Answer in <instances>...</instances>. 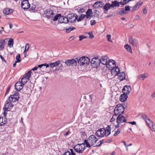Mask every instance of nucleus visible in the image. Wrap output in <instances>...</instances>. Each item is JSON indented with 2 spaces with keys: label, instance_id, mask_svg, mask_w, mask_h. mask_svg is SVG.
Instances as JSON below:
<instances>
[{
  "label": "nucleus",
  "instance_id": "nucleus-1",
  "mask_svg": "<svg viewBox=\"0 0 155 155\" xmlns=\"http://www.w3.org/2000/svg\"><path fill=\"white\" fill-rule=\"evenodd\" d=\"M124 107L122 105L119 104L116 105L114 112V114L118 115L124 113Z\"/></svg>",
  "mask_w": 155,
  "mask_h": 155
},
{
  "label": "nucleus",
  "instance_id": "nucleus-2",
  "mask_svg": "<svg viewBox=\"0 0 155 155\" xmlns=\"http://www.w3.org/2000/svg\"><path fill=\"white\" fill-rule=\"evenodd\" d=\"M90 59L87 57L83 56L81 57L78 60V63L80 65H83L85 64H89Z\"/></svg>",
  "mask_w": 155,
  "mask_h": 155
},
{
  "label": "nucleus",
  "instance_id": "nucleus-3",
  "mask_svg": "<svg viewBox=\"0 0 155 155\" xmlns=\"http://www.w3.org/2000/svg\"><path fill=\"white\" fill-rule=\"evenodd\" d=\"M68 22L73 23L75 22L78 18L77 15L74 13L69 14L68 16Z\"/></svg>",
  "mask_w": 155,
  "mask_h": 155
},
{
  "label": "nucleus",
  "instance_id": "nucleus-4",
  "mask_svg": "<svg viewBox=\"0 0 155 155\" xmlns=\"http://www.w3.org/2000/svg\"><path fill=\"white\" fill-rule=\"evenodd\" d=\"M100 59L98 58H93L91 61V66L94 68H98L100 65Z\"/></svg>",
  "mask_w": 155,
  "mask_h": 155
},
{
  "label": "nucleus",
  "instance_id": "nucleus-5",
  "mask_svg": "<svg viewBox=\"0 0 155 155\" xmlns=\"http://www.w3.org/2000/svg\"><path fill=\"white\" fill-rule=\"evenodd\" d=\"M31 71H29L27 73L25 74V76L21 78V82L24 85H25L26 83L28 82V80H29V78L31 76Z\"/></svg>",
  "mask_w": 155,
  "mask_h": 155
},
{
  "label": "nucleus",
  "instance_id": "nucleus-6",
  "mask_svg": "<svg viewBox=\"0 0 155 155\" xmlns=\"http://www.w3.org/2000/svg\"><path fill=\"white\" fill-rule=\"evenodd\" d=\"M87 140L91 147L92 146L95 144L97 141V139L95 135H92L89 137Z\"/></svg>",
  "mask_w": 155,
  "mask_h": 155
},
{
  "label": "nucleus",
  "instance_id": "nucleus-7",
  "mask_svg": "<svg viewBox=\"0 0 155 155\" xmlns=\"http://www.w3.org/2000/svg\"><path fill=\"white\" fill-rule=\"evenodd\" d=\"M85 148V146L83 145H80L78 144L74 146V150L77 153H82Z\"/></svg>",
  "mask_w": 155,
  "mask_h": 155
},
{
  "label": "nucleus",
  "instance_id": "nucleus-8",
  "mask_svg": "<svg viewBox=\"0 0 155 155\" xmlns=\"http://www.w3.org/2000/svg\"><path fill=\"white\" fill-rule=\"evenodd\" d=\"M146 124L150 128L151 130L153 131H155V125L153 124V122L148 117L146 116Z\"/></svg>",
  "mask_w": 155,
  "mask_h": 155
},
{
  "label": "nucleus",
  "instance_id": "nucleus-9",
  "mask_svg": "<svg viewBox=\"0 0 155 155\" xmlns=\"http://www.w3.org/2000/svg\"><path fill=\"white\" fill-rule=\"evenodd\" d=\"M44 14L45 15V17L48 19H50L53 17V16L54 15L53 10L50 9H48L44 11Z\"/></svg>",
  "mask_w": 155,
  "mask_h": 155
},
{
  "label": "nucleus",
  "instance_id": "nucleus-10",
  "mask_svg": "<svg viewBox=\"0 0 155 155\" xmlns=\"http://www.w3.org/2000/svg\"><path fill=\"white\" fill-rule=\"evenodd\" d=\"M18 94H19L16 92L14 94L11 95L8 98L9 101L12 102H15L18 101L19 98Z\"/></svg>",
  "mask_w": 155,
  "mask_h": 155
},
{
  "label": "nucleus",
  "instance_id": "nucleus-11",
  "mask_svg": "<svg viewBox=\"0 0 155 155\" xmlns=\"http://www.w3.org/2000/svg\"><path fill=\"white\" fill-rule=\"evenodd\" d=\"M116 121L117 123L121 124L124 122H127V120L125 117L122 114H120L118 115L116 118Z\"/></svg>",
  "mask_w": 155,
  "mask_h": 155
},
{
  "label": "nucleus",
  "instance_id": "nucleus-12",
  "mask_svg": "<svg viewBox=\"0 0 155 155\" xmlns=\"http://www.w3.org/2000/svg\"><path fill=\"white\" fill-rule=\"evenodd\" d=\"M86 13V15H85V16L87 19H90L92 17L95 16V15H94L93 12H92L91 9H88Z\"/></svg>",
  "mask_w": 155,
  "mask_h": 155
},
{
  "label": "nucleus",
  "instance_id": "nucleus-13",
  "mask_svg": "<svg viewBox=\"0 0 155 155\" xmlns=\"http://www.w3.org/2000/svg\"><path fill=\"white\" fill-rule=\"evenodd\" d=\"M21 6L23 9H27L30 7V5L28 0H24L21 2Z\"/></svg>",
  "mask_w": 155,
  "mask_h": 155
},
{
  "label": "nucleus",
  "instance_id": "nucleus-14",
  "mask_svg": "<svg viewBox=\"0 0 155 155\" xmlns=\"http://www.w3.org/2000/svg\"><path fill=\"white\" fill-rule=\"evenodd\" d=\"M24 85L21 82H17L15 85V87L16 90L19 91L23 88Z\"/></svg>",
  "mask_w": 155,
  "mask_h": 155
},
{
  "label": "nucleus",
  "instance_id": "nucleus-15",
  "mask_svg": "<svg viewBox=\"0 0 155 155\" xmlns=\"http://www.w3.org/2000/svg\"><path fill=\"white\" fill-rule=\"evenodd\" d=\"M108 59L109 58L107 56L102 57L101 59H100V63L103 65H106L107 67Z\"/></svg>",
  "mask_w": 155,
  "mask_h": 155
},
{
  "label": "nucleus",
  "instance_id": "nucleus-16",
  "mask_svg": "<svg viewBox=\"0 0 155 155\" xmlns=\"http://www.w3.org/2000/svg\"><path fill=\"white\" fill-rule=\"evenodd\" d=\"M65 63L67 66H69L76 65L77 64L76 61L74 59L66 60Z\"/></svg>",
  "mask_w": 155,
  "mask_h": 155
},
{
  "label": "nucleus",
  "instance_id": "nucleus-17",
  "mask_svg": "<svg viewBox=\"0 0 155 155\" xmlns=\"http://www.w3.org/2000/svg\"><path fill=\"white\" fill-rule=\"evenodd\" d=\"M131 90V86H125L122 90V92L124 94H129Z\"/></svg>",
  "mask_w": 155,
  "mask_h": 155
},
{
  "label": "nucleus",
  "instance_id": "nucleus-18",
  "mask_svg": "<svg viewBox=\"0 0 155 155\" xmlns=\"http://www.w3.org/2000/svg\"><path fill=\"white\" fill-rule=\"evenodd\" d=\"M104 3L102 2L97 1L95 2L93 5V6L95 8H102Z\"/></svg>",
  "mask_w": 155,
  "mask_h": 155
},
{
  "label": "nucleus",
  "instance_id": "nucleus-19",
  "mask_svg": "<svg viewBox=\"0 0 155 155\" xmlns=\"http://www.w3.org/2000/svg\"><path fill=\"white\" fill-rule=\"evenodd\" d=\"M58 22L61 23H68V17H66L64 16H61V15L59 18Z\"/></svg>",
  "mask_w": 155,
  "mask_h": 155
},
{
  "label": "nucleus",
  "instance_id": "nucleus-20",
  "mask_svg": "<svg viewBox=\"0 0 155 155\" xmlns=\"http://www.w3.org/2000/svg\"><path fill=\"white\" fill-rule=\"evenodd\" d=\"M112 68V69L111 71V74L114 76H116L115 74L116 73H118L120 71V69L118 66L113 67Z\"/></svg>",
  "mask_w": 155,
  "mask_h": 155
},
{
  "label": "nucleus",
  "instance_id": "nucleus-21",
  "mask_svg": "<svg viewBox=\"0 0 155 155\" xmlns=\"http://www.w3.org/2000/svg\"><path fill=\"white\" fill-rule=\"evenodd\" d=\"M22 93L24 94H30L32 91L31 88L25 86L22 90Z\"/></svg>",
  "mask_w": 155,
  "mask_h": 155
},
{
  "label": "nucleus",
  "instance_id": "nucleus-22",
  "mask_svg": "<svg viewBox=\"0 0 155 155\" xmlns=\"http://www.w3.org/2000/svg\"><path fill=\"white\" fill-rule=\"evenodd\" d=\"M117 75L118 77L120 79V81L123 80L125 79V74L124 72H120L116 73L115 74V75Z\"/></svg>",
  "mask_w": 155,
  "mask_h": 155
},
{
  "label": "nucleus",
  "instance_id": "nucleus-23",
  "mask_svg": "<svg viewBox=\"0 0 155 155\" xmlns=\"http://www.w3.org/2000/svg\"><path fill=\"white\" fill-rule=\"evenodd\" d=\"M111 4L109 3H106L103 6V9L104 10V13H107L108 10H109L111 7Z\"/></svg>",
  "mask_w": 155,
  "mask_h": 155
},
{
  "label": "nucleus",
  "instance_id": "nucleus-24",
  "mask_svg": "<svg viewBox=\"0 0 155 155\" xmlns=\"http://www.w3.org/2000/svg\"><path fill=\"white\" fill-rule=\"evenodd\" d=\"M129 41L130 43L131 44L135 46H137V40L136 39L132 37H130L129 38Z\"/></svg>",
  "mask_w": 155,
  "mask_h": 155
},
{
  "label": "nucleus",
  "instance_id": "nucleus-25",
  "mask_svg": "<svg viewBox=\"0 0 155 155\" xmlns=\"http://www.w3.org/2000/svg\"><path fill=\"white\" fill-rule=\"evenodd\" d=\"M61 61L60 60L56 61L54 63H51L49 64L50 67L51 68L56 67L58 66L61 63Z\"/></svg>",
  "mask_w": 155,
  "mask_h": 155
},
{
  "label": "nucleus",
  "instance_id": "nucleus-26",
  "mask_svg": "<svg viewBox=\"0 0 155 155\" xmlns=\"http://www.w3.org/2000/svg\"><path fill=\"white\" fill-rule=\"evenodd\" d=\"M108 65L109 66H110V67H108L109 68H113V67H114V66H112V65H115V66L116 65V62L115 61L113 60H108Z\"/></svg>",
  "mask_w": 155,
  "mask_h": 155
},
{
  "label": "nucleus",
  "instance_id": "nucleus-27",
  "mask_svg": "<svg viewBox=\"0 0 155 155\" xmlns=\"http://www.w3.org/2000/svg\"><path fill=\"white\" fill-rule=\"evenodd\" d=\"M126 94H124L121 95L120 97V99L121 102H124L126 101L127 98L128 96Z\"/></svg>",
  "mask_w": 155,
  "mask_h": 155
},
{
  "label": "nucleus",
  "instance_id": "nucleus-28",
  "mask_svg": "<svg viewBox=\"0 0 155 155\" xmlns=\"http://www.w3.org/2000/svg\"><path fill=\"white\" fill-rule=\"evenodd\" d=\"M7 39H5L4 40H1L0 41V50H3L4 48V45L6 43L5 41Z\"/></svg>",
  "mask_w": 155,
  "mask_h": 155
},
{
  "label": "nucleus",
  "instance_id": "nucleus-29",
  "mask_svg": "<svg viewBox=\"0 0 155 155\" xmlns=\"http://www.w3.org/2000/svg\"><path fill=\"white\" fill-rule=\"evenodd\" d=\"M13 10L10 9L8 8H6L3 11V13L6 15H8L9 14L12 12Z\"/></svg>",
  "mask_w": 155,
  "mask_h": 155
},
{
  "label": "nucleus",
  "instance_id": "nucleus-30",
  "mask_svg": "<svg viewBox=\"0 0 155 155\" xmlns=\"http://www.w3.org/2000/svg\"><path fill=\"white\" fill-rule=\"evenodd\" d=\"M105 133L106 134V137L108 136L110 134L111 131V127L110 126L108 125L105 128Z\"/></svg>",
  "mask_w": 155,
  "mask_h": 155
},
{
  "label": "nucleus",
  "instance_id": "nucleus-31",
  "mask_svg": "<svg viewBox=\"0 0 155 155\" xmlns=\"http://www.w3.org/2000/svg\"><path fill=\"white\" fill-rule=\"evenodd\" d=\"M142 2L140 1L137 2L136 5L133 7V9L132 11L134 12V10H137L140 7V6L142 4Z\"/></svg>",
  "mask_w": 155,
  "mask_h": 155
},
{
  "label": "nucleus",
  "instance_id": "nucleus-32",
  "mask_svg": "<svg viewBox=\"0 0 155 155\" xmlns=\"http://www.w3.org/2000/svg\"><path fill=\"white\" fill-rule=\"evenodd\" d=\"M112 3L111 4V7L112 8H114L116 7H119V4L118 3V2L117 1H112L111 2Z\"/></svg>",
  "mask_w": 155,
  "mask_h": 155
},
{
  "label": "nucleus",
  "instance_id": "nucleus-33",
  "mask_svg": "<svg viewBox=\"0 0 155 155\" xmlns=\"http://www.w3.org/2000/svg\"><path fill=\"white\" fill-rule=\"evenodd\" d=\"M79 144L80 145H83L84 146H85V145L86 147L88 148L91 147V145H90V144L89 143L87 140H85L84 141V143H82L81 144Z\"/></svg>",
  "mask_w": 155,
  "mask_h": 155
},
{
  "label": "nucleus",
  "instance_id": "nucleus-34",
  "mask_svg": "<svg viewBox=\"0 0 155 155\" xmlns=\"http://www.w3.org/2000/svg\"><path fill=\"white\" fill-rule=\"evenodd\" d=\"M6 123V118H5L3 119L2 117H0V126H3Z\"/></svg>",
  "mask_w": 155,
  "mask_h": 155
},
{
  "label": "nucleus",
  "instance_id": "nucleus-35",
  "mask_svg": "<svg viewBox=\"0 0 155 155\" xmlns=\"http://www.w3.org/2000/svg\"><path fill=\"white\" fill-rule=\"evenodd\" d=\"M14 44L13 39L12 38H10L8 41V45L10 48H12L13 47Z\"/></svg>",
  "mask_w": 155,
  "mask_h": 155
},
{
  "label": "nucleus",
  "instance_id": "nucleus-36",
  "mask_svg": "<svg viewBox=\"0 0 155 155\" xmlns=\"http://www.w3.org/2000/svg\"><path fill=\"white\" fill-rule=\"evenodd\" d=\"M124 47L127 50V51L130 53L132 52V49L130 45L127 44L125 45Z\"/></svg>",
  "mask_w": 155,
  "mask_h": 155
},
{
  "label": "nucleus",
  "instance_id": "nucleus-37",
  "mask_svg": "<svg viewBox=\"0 0 155 155\" xmlns=\"http://www.w3.org/2000/svg\"><path fill=\"white\" fill-rule=\"evenodd\" d=\"M61 16V14H58L56 15L54 17L53 16V17H52V18L51 19L54 21H57L58 19H59V18Z\"/></svg>",
  "mask_w": 155,
  "mask_h": 155
},
{
  "label": "nucleus",
  "instance_id": "nucleus-38",
  "mask_svg": "<svg viewBox=\"0 0 155 155\" xmlns=\"http://www.w3.org/2000/svg\"><path fill=\"white\" fill-rule=\"evenodd\" d=\"M28 87H29V88H31V89H33L34 85V84L31 83V82H28L26 85L25 86Z\"/></svg>",
  "mask_w": 155,
  "mask_h": 155
},
{
  "label": "nucleus",
  "instance_id": "nucleus-39",
  "mask_svg": "<svg viewBox=\"0 0 155 155\" xmlns=\"http://www.w3.org/2000/svg\"><path fill=\"white\" fill-rule=\"evenodd\" d=\"M100 131H101V135H103V137L104 135L106 136V134L105 133V130L104 128H101L100 129Z\"/></svg>",
  "mask_w": 155,
  "mask_h": 155
},
{
  "label": "nucleus",
  "instance_id": "nucleus-40",
  "mask_svg": "<svg viewBox=\"0 0 155 155\" xmlns=\"http://www.w3.org/2000/svg\"><path fill=\"white\" fill-rule=\"evenodd\" d=\"M6 104H5V109H6L7 110H8V109H9L8 110H10V103L8 102H7V101H6V102H7Z\"/></svg>",
  "mask_w": 155,
  "mask_h": 155
},
{
  "label": "nucleus",
  "instance_id": "nucleus-41",
  "mask_svg": "<svg viewBox=\"0 0 155 155\" xmlns=\"http://www.w3.org/2000/svg\"><path fill=\"white\" fill-rule=\"evenodd\" d=\"M85 17H86L85 16V15L81 14V15L80 16H79V18L77 19V20L78 22L80 21L81 20L83 19Z\"/></svg>",
  "mask_w": 155,
  "mask_h": 155
},
{
  "label": "nucleus",
  "instance_id": "nucleus-42",
  "mask_svg": "<svg viewBox=\"0 0 155 155\" xmlns=\"http://www.w3.org/2000/svg\"><path fill=\"white\" fill-rule=\"evenodd\" d=\"M16 63L20 62L21 61L20 55V54H18L16 57Z\"/></svg>",
  "mask_w": 155,
  "mask_h": 155
},
{
  "label": "nucleus",
  "instance_id": "nucleus-43",
  "mask_svg": "<svg viewBox=\"0 0 155 155\" xmlns=\"http://www.w3.org/2000/svg\"><path fill=\"white\" fill-rule=\"evenodd\" d=\"M75 29V28L72 27V26H71V27H69L68 28H67L66 29V32L67 33H69L71 31H72L74 29Z\"/></svg>",
  "mask_w": 155,
  "mask_h": 155
},
{
  "label": "nucleus",
  "instance_id": "nucleus-44",
  "mask_svg": "<svg viewBox=\"0 0 155 155\" xmlns=\"http://www.w3.org/2000/svg\"><path fill=\"white\" fill-rule=\"evenodd\" d=\"M145 78V74H141L138 77V79L142 80H143Z\"/></svg>",
  "mask_w": 155,
  "mask_h": 155
},
{
  "label": "nucleus",
  "instance_id": "nucleus-45",
  "mask_svg": "<svg viewBox=\"0 0 155 155\" xmlns=\"http://www.w3.org/2000/svg\"><path fill=\"white\" fill-rule=\"evenodd\" d=\"M101 132L100 130H98L96 131L95 134L99 137H103V135H101Z\"/></svg>",
  "mask_w": 155,
  "mask_h": 155
},
{
  "label": "nucleus",
  "instance_id": "nucleus-46",
  "mask_svg": "<svg viewBox=\"0 0 155 155\" xmlns=\"http://www.w3.org/2000/svg\"><path fill=\"white\" fill-rule=\"evenodd\" d=\"M104 140H103L100 141L99 142H98V143H100V144H96V145L94 146V147H97L100 146L103 143Z\"/></svg>",
  "mask_w": 155,
  "mask_h": 155
},
{
  "label": "nucleus",
  "instance_id": "nucleus-47",
  "mask_svg": "<svg viewBox=\"0 0 155 155\" xmlns=\"http://www.w3.org/2000/svg\"><path fill=\"white\" fill-rule=\"evenodd\" d=\"M29 48V45L28 44H27L25 45V50L24 52V53L26 52V51H28Z\"/></svg>",
  "mask_w": 155,
  "mask_h": 155
},
{
  "label": "nucleus",
  "instance_id": "nucleus-48",
  "mask_svg": "<svg viewBox=\"0 0 155 155\" xmlns=\"http://www.w3.org/2000/svg\"><path fill=\"white\" fill-rule=\"evenodd\" d=\"M79 41H81L82 39H84V38H87V37L83 35H81L79 36Z\"/></svg>",
  "mask_w": 155,
  "mask_h": 155
},
{
  "label": "nucleus",
  "instance_id": "nucleus-49",
  "mask_svg": "<svg viewBox=\"0 0 155 155\" xmlns=\"http://www.w3.org/2000/svg\"><path fill=\"white\" fill-rule=\"evenodd\" d=\"M88 34L89 35V38H91L92 39L94 38V35L92 32H88Z\"/></svg>",
  "mask_w": 155,
  "mask_h": 155
},
{
  "label": "nucleus",
  "instance_id": "nucleus-50",
  "mask_svg": "<svg viewBox=\"0 0 155 155\" xmlns=\"http://www.w3.org/2000/svg\"><path fill=\"white\" fill-rule=\"evenodd\" d=\"M107 40L108 41H110V42H112V40L111 39V35H107Z\"/></svg>",
  "mask_w": 155,
  "mask_h": 155
},
{
  "label": "nucleus",
  "instance_id": "nucleus-51",
  "mask_svg": "<svg viewBox=\"0 0 155 155\" xmlns=\"http://www.w3.org/2000/svg\"><path fill=\"white\" fill-rule=\"evenodd\" d=\"M91 22V25H94L96 23V22L95 20H91L90 21Z\"/></svg>",
  "mask_w": 155,
  "mask_h": 155
},
{
  "label": "nucleus",
  "instance_id": "nucleus-52",
  "mask_svg": "<svg viewBox=\"0 0 155 155\" xmlns=\"http://www.w3.org/2000/svg\"><path fill=\"white\" fill-rule=\"evenodd\" d=\"M9 110H7L6 109H5L4 110V112L3 113L4 116L5 117L6 116L7 114V112Z\"/></svg>",
  "mask_w": 155,
  "mask_h": 155
},
{
  "label": "nucleus",
  "instance_id": "nucleus-53",
  "mask_svg": "<svg viewBox=\"0 0 155 155\" xmlns=\"http://www.w3.org/2000/svg\"><path fill=\"white\" fill-rule=\"evenodd\" d=\"M120 131L119 129H118L117 131L114 134V136H116L118 134H119L120 133Z\"/></svg>",
  "mask_w": 155,
  "mask_h": 155
},
{
  "label": "nucleus",
  "instance_id": "nucleus-54",
  "mask_svg": "<svg viewBox=\"0 0 155 155\" xmlns=\"http://www.w3.org/2000/svg\"><path fill=\"white\" fill-rule=\"evenodd\" d=\"M11 86H9V87H8L6 91V92L5 95H6L7 94H8L9 93V91L10 90Z\"/></svg>",
  "mask_w": 155,
  "mask_h": 155
},
{
  "label": "nucleus",
  "instance_id": "nucleus-55",
  "mask_svg": "<svg viewBox=\"0 0 155 155\" xmlns=\"http://www.w3.org/2000/svg\"><path fill=\"white\" fill-rule=\"evenodd\" d=\"M118 4H119V5H120V4L122 5H125V4H127L126 2H124V0H123V2H118Z\"/></svg>",
  "mask_w": 155,
  "mask_h": 155
},
{
  "label": "nucleus",
  "instance_id": "nucleus-56",
  "mask_svg": "<svg viewBox=\"0 0 155 155\" xmlns=\"http://www.w3.org/2000/svg\"><path fill=\"white\" fill-rule=\"evenodd\" d=\"M70 152L69 151H67L64 154L62 155H70Z\"/></svg>",
  "mask_w": 155,
  "mask_h": 155
},
{
  "label": "nucleus",
  "instance_id": "nucleus-57",
  "mask_svg": "<svg viewBox=\"0 0 155 155\" xmlns=\"http://www.w3.org/2000/svg\"><path fill=\"white\" fill-rule=\"evenodd\" d=\"M130 9V7L128 5H127L125 7V10L126 11H129Z\"/></svg>",
  "mask_w": 155,
  "mask_h": 155
},
{
  "label": "nucleus",
  "instance_id": "nucleus-58",
  "mask_svg": "<svg viewBox=\"0 0 155 155\" xmlns=\"http://www.w3.org/2000/svg\"><path fill=\"white\" fill-rule=\"evenodd\" d=\"M0 57L1 59L2 60V62H6V60L4 59V58L2 56V55H0Z\"/></svg>",
  "mask_w": 155,
  "mask_h": 155
},
{
  "label": "nucleus",
  "instance_id": "nucleus-59",
  "mask_svg": "<svg viewBox=\"0 0 155 155\" xmlns=\"http://www.w3.org/2000/svg\"><path fill=\"white\" fill-rule=\"evenodd\" d=\"M140 19V17L139 15H136L134 18V19L135 20H139Z\"/></svg>",
  "mask_w": 155,
  "mask_h": 155
},
{
  "label": "nucleus",
  "instance_id": "nucleus-60",
  "mask_svg": "<svg viewBox=\"0 0 155 155\" xmlns=\"http://www.w3.org/2000/svg\"><path fill=\"white\" fill-rule=\"evenodd\" d=\"M127 123H129L131 124L132 125H135L136 124V122L135 121H133V122H127Z\"/></svg>",
  "mask_w": 155,
  "mask_h": 155
},
{
  "label": "nucleus",
  "instance_id": "nucleus-61",
  "mask_svg": "<svg viewBox=\"0 0 155 155\" xmlns=\"http://www.w3.org/2000/svg\"><path fill=\"white\" fill-rule=\"evenodd\" d=\"M35 7H31V8L30 9V10L31 12V11H32V12H34V11L35 10Z\"/></svg>",
  "mask_w": 155,
  "mask_h": 155
},
{
  "label": "nucleus",
  "instance_id": "nucleus-62",
  "mask_svg": "<svg viewBox=\"0 0 155 155\" xmlns=\"http://www.w3.org/2000/svg\"><path fill=\"white\" fill-rule=\"evenodd\" d=\"M112 141V140L111 139H110L109 140H107L106 141L105 143H110Z\"/></svg>",
  "mask_w": 155,
  "mask_h": 155
},
{
  "label": "nucleus",
  "instance_id": "nucleus-63",
  "mask_svg": "<svg viewBox=\"0 0 155 155\" xmlns=\"http://www.w3.org/2000/svg\"><path fill=\"white\" fill-rule=\"evenodd\" d=\"M121 11L123 14H125L127 13L126 12V11L125 10V9L124 8H123L122 9Z\"/></svg>",
  "mask_w": 155,
  "mask_h": 155
},
{
  "label": "nucleus",
  "instance_id": "nucleus-64",
  "mask_svg": "<svg viewBox=\"0 0 155 155\" xmlns=\"http://www.w3.org/2000/svg\"><path fill=\"white\" fill-rule=\"evenodd\" d=\"M38 67L39 68H41L43 66H45V65L44 64H40L38 65Z\"/></svg>",
  "mask_w": 155,
  "mask_h": 155
}]
</instances>
